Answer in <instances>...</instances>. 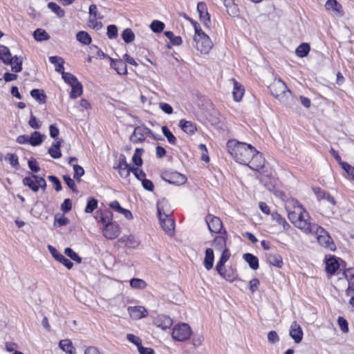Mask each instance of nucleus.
<instances>
[{
    "label": "nucleus",
    "mask_w": 354,
    "mask_h": 354,
    "mask_svg": "<svg viewBox=\"0 0 354 354\" xmlns=\"http://www.w3.org/2000/svg\"><path fill=\"white\" fill-rule=\"evenodd\" d=\"M312 189L318 201L328 203L332 207H334L336 205L335 199L328 192H326L319 187H313Z\"/></svg>",
    "instance_id": "obj_9"
},
{
    "label": "nucleus",
    "mask_w": 354,
    "mask_h": 354,
    "mask_svg": "<svg viewBox=\"0 0 354 354\" xmlns=\"http://www.w3.org/2000/svg\"><path fill=\"white\" fill-rule=\"evenodd\" d=\"M289 334L293 339L295 343L299 344L301 342L304 335L303 330L301 326L298 324L296 321L292 322L290 327Z\"/></svg>",
    "instance_id": "obj_14"
},
{
    "label": "nucleus",
    "mask_w": 354,
    "mask_h": 354,
    "mask_svg": "<svg viewBox=\"0 0 354 354\" xmlns=\"http://www.w3.org/2000/svg\"><path fill=\"white\" fill-rule=\"evenodd\" d=\"M76 39L84 45H88L92 41V38L90 35L84 30L79 31L76 34Z\"/></svg>",
    "instance_id": "obj_40"
},
{
    "label": "nucleus",
    "mask_w": 354,
    "mask_h": 354,
    "mask_svg": "<svg viewBox=\"0 0 354 354\" xmlns=\"http://www.w3.org/2000/svg\"><path fill=\"white\" fill-rule=\"evenodd\" d=\"M128 312L131 317L134 319H141L148 315L147 310L145 308L140 306H129L128 308Z\"/></svg>",
    "instance_id": "obj_19"
},
{
    "label": "nucleus",
    "mask_w": 354,
    "mask_h": 354,
    "mask_svg": "<svg viewBox=\"0 0 354 354\" xmlns=\"http://www.w3.org/2000/svg\"><path fill=\"white\" fill-rule=\"evenodd\" d=\"M130 286L134 289L142 290L147 287V283L139 278H132L129 281Z\"/></svg>",
    "instance_id": "obj_46"
},
{
    "label": "nucleus",
    "mask_w": 354,
    "mask_h": 354,
    "mask_svg": "<svg viewBox=\"0 0 354 354\" xmlns=\"http://www.w3.org/2000/svg\"><path fill=\"white\" fill-rule=\"evenodd\" d=\"M221 234L216 236L212 241V245L218 250L225 249L227 242V232L223 230Z\"/></svg>",
    "instance_id": "obj_24"
},
{
    "label": "nucleus",
    "mask_w": 354,
    "mask_h": 354,
    "mask_svg": "<svg viewBox=\"0 0 354 354\" xmlns=\"http://www.w3.org/2000/svg\"><path fill=\"white\" fill-rule=\"evenodd\" d=\"M160 177L168 183L175 185H183L187 181V178L185 175L176 171L167 170L162 171Z\"/></svg>",
    "instance_id": "obj_7"
},
{
    "label": "nucleus",
    "mask_w": 354,
    "mask_h": 354,
    "mask_svg": "<svg viewBox=\"0 0 354 354\" xmlns=\"http://www.w3.org/2000/svg\"><path fill=\"white\" fill-rule=\"evenodd\" d=\"M167 202L165 200L158 201L157 202V213L159 218V220H162V218L168 216L169 215L165 213L164 207L166 205Z\"/></svg>",
    "instance_id": "obj_49"
},
{
    "label": "nucleus",
    "mask_w": 354,
    "mask_h": 354,
    "mask_svg": "<svg viewBox=\"0 0 354 354\" xmlns=\"http://www.w3.org/2000/svg\"><path fill=\"white\" fill-rule=\"evenodd\" d=\"M150 28L153 32L160 33L165 28V24L158 20H153L150 24Z\"/></svg>",
    "instance_id": "obj_54"
},
{
    "label": "nucleus",
    "mask_w": 354,
    "mask_h": 354,
    "mask_svg": "<svg viewBox=\"0 0 354 354\" xmlns=\"http://www.w3.org/2000/svg\"><path fill=\"white\" fill-rule=\"evenodd\" d=\"M288 216L296 227L306 234L307 232H310V227L314 223L310 221L309 213L302 205H298L295 210L288 212Z\"/></svg>",
    "instance_id": "obj_2"
},
{
    "label": "nucleus",
    "mask_w": 354,
    "mask_h": 354,
    "mask_svg": "<svg viewBox=\"0 0 354 354\" xmlns=\"http://www.w3.org/2000/svg\"><path fill=\"white\" fill-rule=\"evenodd\" d=\"M310 50V46L308 43H302L298 46L295 50V54L297 57L303 58L306 57Z\"/></svg>",
    "instance_id": "obj_38"
},
{
    "label": "nucleus",
    "mask_w": 354,
    "mask_h": 354,
    "mask_svg": "<svg viewBox=\"0 0 354 354\" xmlns=\"http://www.w3.org/2000/svg\"><path fill=\"white\" fill-rule=\"evenodd\" d=\"M180 129L187 134L192 135L196 131V125L191 121L182 119L179 122Z\"/></svg>",
    "instance_id": "obj_30"
},
{
    "label": "nucleus",
    "mask_w": 354,
    "mask_h": 354,
    "mask_svg": "<svg viewBox=\"0 0 354 354\" xmlns=\"http://www.w3.org/2000/svg\"><path fill=\"white\" fill-rule=\"evenodd\" d=\"M0 59L6 64H12L13 61L10 49L3 45H0Z\"/></svg>",
    "instance_id": "obj_26"
},
{
    "label": "nucleus",
    "mask_w": 354,
    "mask_h": 354,
    "mask_svg": "<svg viewBox=\"0 0 354 354\" xmlns=\"http://www.w3.org/2000/svg\"><path fill=\"white\" fill-rule=\"evenodd\" d=\"M153 324L162 330L169 328L173 324L171 318L165 315H159L153 319Z\"/></svg>",
    "instance_id": "obj_15"
},
{
    "label": "nucleus",
    "mask_w": 354,
    "mask_h": 354,
    "mask_svg": "<svg viewBox=\"0 0 354 354\" xmlns=\"http://www.w3.org/2000/svg\"><path fill=\"white\" fill-rule=\"evenodd\" d=\"M5 160L8 161L10 165L15 168L18 169L19 167V159L15 153H8L5 156Z\"/></svg>",
    "instance_id": "obj_52"
},
{
    "label": "nucleus",
    "mask_w": 354,
    "mask_h": 354,
    "mask_svg": "<svg viewBox=\"0 0 354 354\" xmlns=\"http://www.w3.org/2000/svg\"><path fill=\"white\" fill-rule=\"evenodd\" d=\"M268 261L269 263L279 268L283 266V259L279 254H269L268 255Z\"/></svg>",
    "instance_id": "obj_39"
},
{
    "label": "nucleus",
    "mask_w": 354,
    "mask_h": 354,
    "mask_svg": "<svg viewBox=\"0 0 354 354\" xmlns=\"http://www.w3.org/2000/svg\"><path fill=\"white\" fill-rule=\"evenodd\" d=\"M71 86V91L70 93V97L71 99H76L82 94L83 86L80 81L73 84Z\"/></svg>",
    "instance_id": "obj_36"
},
{
    "label": "nucleus",
    "mask_w": 354,
    "mask_h": 354,
    "mask_svg": "<svg viewBox=\"0 0 354 354\" xmlns=\"http://www.w3.org/2000/svg\"><path fill=\"white\" fill-rule=\"evenodd\" d=\"M265 164V159L262 153L256 149V153H254V156L249 162V167L253 170L259 171L263 168Z\"/></svg>",
    "instance_id": "obj_16"
},
{
    "label": "nucleus",
    "mask_w": 354,
    "mask_h": 354,
    "mask_svg": "<svg viewBox=\"0 0 354 354\" xmlns=\"http://www.w3.org/2000/svg\"><path fill=\"white\" fill-rule=\"evenodd\" d=\"M243 259H244V261L245 262H247V263L248 264V266H250V268L251 269L256 270L259 268V259L257 257H256L253 254L245 253L243 255Z\"/></svg>",
    "instance_id": "obj_28"
},
{
    "label": "nucleus",
    "mask_w": 354,
    "mask_h": 354,
    "mask_svg": "<svg viewBox=\"0 0 354 354\" xmlns=\"http://www.w3.org/2000/svg\"><path fill=\"white\" fill-rule=\"evenodd\" d=\"M343 275L348 283V288L346 290V295L348 296L354 293V267L345 269L343 272Z\"/></svg>",
    "instance_id": "obj_17"
},
{
    "label": "nucleus",
    "mask_w": 354,
    "mask_h": 354,
    "mask_svg": "<svg viewBox=\"0 0 354 354\" xmlns=\"http://www.w3.org/2000/svg\"><path fill=\"white\" fill-rule=\"evenodd\" d=\"M44 135L39 131H35L32 132L29 137V144L32 147L40 145L44 141Z\"/></svg>",
    "instance_id": "obj_34"
},
{
    "label": "nucleus",
    "mask_w": 354,
    "mask_h": 354,
    "mask_svg": "<svg viewBox=\"0 0 354 354\" xmlns=\"http://www.w3.org/2000/svg\"><path fill=\"white\" fill-rule=\"evenodd\" d=\"M325 8L326 10H332L335 14H338L341 16L344 14L342 6L337 0H327L325 3Z\"/></svg>",
    "instance_id": "obj_29"
},
{
    "label": "nucleus",
    "mask_w": 354,
    "mask_h": 354,
    "mask_svg": "<svg viewBox=\"0 0 354 354\" xmlns=\"http://www.w3.org/2000/svg\"><path fill=\"white\" fill-rule=\"evenodd\" d=\"M130 170H131V172L133 174L135 177L141 182L146 178V174L142 169H139L138 168L133 167V168Z\"/></svg>",
    "instance_id": "obj_64"
},
{
    "label": "nucleus",
    "mask_w": 354,
    "mask_h": 354,
    "mask_svg": "<svg viewBox=\"0 0 354 354\" xmlns=\"http://www.w3.org/2000/svg\"><path fill=\"white\" fill-rule=\"evenodd\" d=\"M143 152V149L141 148H137L135 150V152L132 157V161L135 165L137 167L142 166L143 161L142 159V154Z\"/></svg>",
    "instance_id": "obj_50"
},
{
    "label": "nucleus",
    "mask_w": 354,
    "mask_h": 354,
    "mask_svg": "<svg viewBox=\"0 0 354 354\" xmlns=\"http://www.w3.org/2000/svg\"><path fill=\"white\" fill-rule=\"evenodd\" d=\"M48 180L53 185L56 192H59L62 189V185L60 180L54 175L48 176Z\"/></svg>",
    "instance_id": "obj_59"
},
{
    "label": "nucleus",
    "mask_w": 354,
    "mask_h": 354,
    "mask_svg": "<svg viewBox=\"0 0 354 354\" xmlns=\"http://www.w3.org/2000/svg\"><path fill=\"white\" fill-rule=\"evenodd\" d=\"M61 74L64 81L70 86L79 81L77 78L71 73L64 71Z\"/></svg>",
    "instance_id": "obj_55"
},
{
    "label": "nucleus",
    "mask_w": 354,
    "mask_h": 354,
    "mask_svg": "<svg viewBox=\"0 0 354 354\" xmlns=\"http://www.w3.org/2000/svg\"><path fill=\"white\" fill-rule=\"evenodd\" d=\"M59 346L66 354H75L73 343L68 339L60 340L59 342Z\"/></svg>",
    "instance_id": "obj_35"
},
{
    "label": "nucleus",
    "mask_w": 354,
    "mask_h": 354,
    "mask_svg": "<svg viewBox=\"0 0 354 354\" xmlns=\"http://www.w3.org/2000/svg\"><path fill=\"white\" fill-rule=\"evenodd\" d=\"M337 323L343 333L348 332V324L344 317L339 316L337 319Z\"/></svg>",
    "instance_id": "obj_61"
},
{
    "label": "nucleus",
    "mask_w": 354,
    "mask_h": 354,
    "mask_svg": "<svg viewBox=\"0 0 354 354\" xmlns=\"http://www.w3.org/2000/svg\"><path fill=\"white\" fill-rule=\"evenodd\" d=\"M214 262V254L212 248H207L205 252L203 265L206 270H209L213 268Z\"/></svg>",
    "instance_id": "obj_27"
},
{
    "label": "nucleus",
    "mask_w": 354,
    "mask_h": 354,
    "mask_svg": "<svg viewBox=\"0 0 354 354\" xmlns=\"http://www.w3.org/2000/svg\"><path fill=\"white\" fill-rule=\"evenodd\" d=\"M192 334L190 326L186 323L176 325L172 330V337L179 342H183L189 338Z\"/></svg>",
    "instance_id": "obj_6"
},
{
    "label": "nucleus",
    "mask_w": 354,
    "mask_h": 354,
    "mask_svg": "<svg viewBox=\"0 0 354 354\" xmlns=\"http://www.w3.org/2000/svg\"><path fill=\"white\" fill-rule=\"evenodd\" d=\"M63 142L62 139H59L56 142H53L50 147L48 150V153L50 156L55 159H58L62 157V152L60 147Z\"/></svg>",
    "instance_id": "obj_25"
},
{
    "label": "nucleus",
    "mask_w": 354,
    "mask_h": 354,
    "mask_svg": "<svg viewBox=\"0 0 354 354\" xmlns=\"http://www.w3.org/2000/svg\"><path fill=\"white\" fill-rule=\"evenodd\" d=\"M62 178H63L64 183L72 190V192H73L75 193L78 192V190H77V186L75 185L74 180L72 179L69 175H67V174L64 175Z\"/></svg>",
    "instance_id": "obj_56"
},
{
    "label": "nucleus",
    "mask_w": 354,
    "mask_h": 354,
    "mask_svg": "<svg viewBox=\"0 0 354 354\" xmlns=\"http://www.w3.org/2000/svg\"><path fill=\"white\" fill-rule=\"evenodd\" d=\"M306 234H315L317 236V241L320 245L330 250V251L335 250L336 246L333 239L324 227L316 223H313L310 227V232H307Z\"/></svg>",
    "instance_id": "obj_3"
},
{
    "label": "nucleus",
    "mask_w": 354,
    "mask_h": 354,
    "mask_svg": "<svg viewBox=\"0 0 354 354\" xmlns=\"http://www.w3.org/2000/svg\"><path fill=\"white\" fill-rule=\"evenodd\" d=\"M98 205V201L93 197H88L87 198V203L85 207L86 213H92L97 207Z\"/></svg>",
    "instance_id": "obj_47"
},
{
    "label": "nucleus",
    "mask_w": 354,
    "mask_h": 354,
    "mask_svg": "<svg viewBox=\"0 0 354 354\" xmlns=\"http://www.w3.org/2000/svg\"><path fill=\"white\" fill-rule=\"evenodd\" d=\"M111 67L119 75H126L127 73V64L122 59H111Z\"/></svg>",
    "instance_id": "obj_21"
},
{
    "label": "nucleus",
    "mask_w": 354,
    "mask_h": 354,
    "mask_svg": "<svg viewBox=\"0 0 354 354\" xmlns=\"http://www.w3.org/2000/svg\"><path fill=\"white\" fill-rule=\"evenodd\" d=\"M64 254L71 260L77 263H80L82 262V258L71 248H66L64 250Z\"/></svg>",
    "instance_id": "obj_53"
},
{
    "label": "nucleus",
    "mask_w": 354,
    "mask_h": 354,
    "mask_svg": "<svg viewBox=\"0 0 354 354\" xmlns=\"http://www.w3.org/2000/svg\"><path fill=\"white\" fill-rule=\"evenodd\" d=\"M121 37L126 44L131 43L135 39V34L129 28H127L122 31Z\"/></svg>",
    "instance_id": "obj_43"
},
{
    "label": "nucleus",
    "mask_w": 354,
    "mask_h": 354,
    "mask_svg": "<svg viewBox=\"0 0 354 354\" xmlns=\"http://www.w3.org/2000/svg\"><path fill=\"white\" fill-rule=\"evenodd\" d=\"M196 10L201 22L203 23L204 26L209 28L211 26V19L206 3L203 1L198 2L197 3Z\"/></svg>",
    "instance_id": "obj_10"
},
{
    "label": "nucleus",
    "mask_w": 354,
    "mask_h": 354,
    "mask_svg": "<svg viewBox=\"0 0 354 354\" xmlns=\"http://www.w3.org/2000/svg\"><path fill=\"white\" fill-rule=\"evenodd\" d=\"M48 249L55 259L63 264L67 269L70 270L73 267V263L60 253L55 248L48 245Z\"/></svg>",
    "instance_id": "obj_12"
},
{
    "label": "nucleus",
    "mask_w": 354,
    "mask_h": 354,
    "mask_svg": "<svg viewBox=\"0 0 354 354\" xmlns=\"http://www.w3.org/2000/svg\"><path fill=\"white\" fill-rule=\"evenodd\" d=\"M23 185L29 187L33 192H37L39 188L46 189V182L43 177L36 174H31L23 178Z\"/></svg>",
    "instance_id": "obj_5"
},
{
    "label": "nucleus",
    "mask_w": 354,
    "mask_h": 354,
    "mask_svg": "<svg viewBox=\"0 0 354 354\" xmlns=\"http://www.w3.org/2000/svg\"><path fill=\"white\" fill-rule=\"evenodd\" d=\"M23 59L21 57L15 55L11 66L12 71L15 73H19L22 70Z\"/></svg>",
    "instance_id": "obj_44"
},
{
    "label": "nucleus",
    "mask_w": 354,
    "mask_h": 354,
    "mask_svg": "<svg viewBox=\"0 0 354 354\" xmlns=\"http://www.w3.org/2000/svg\"><path fill=\"white\" fill-rule=\"evenodd\" d=\"M268 88L271 95L280 101H282L287 94L292 95V92L281 78L275 80Z\"/></svg>",
    "instance_id": "obj_4"
},
{
    "label": "nucleus",
    "mask_w": 354,
    "mask_h": 354,
    "mask_svg": "<svg viewBox=\"0 0 354 354\" xmlns=\"http://www.w3.org/2000/svg\"><path fill=\"white\" fill-rule=\"evenodd\" d=\"M33 37L36 41H42L50 39L48 32L41 28H37L33 32Z\"/></svg>",
    "instance_id": "obj_41"
},
{
    "label": "nucleus",
    "mask_w": 354,
    "mask_h": 354,
    "mask_svg": "<svg viewBox=\"0 0 354 354\" xmlns=\"http://www.w3.org/2000/svg\"><path fill=\"white\" fill-rule=\"evenodd\" d=\"M28 166L29 169L34 173H37L40 171V167L38 165L37 160L34 158H31L28 160Z\"/></svg>",
    "instance_id": "obj_62"
},
{
    "label": "nucleus",
    "mask_w": 354,
    "mask_h": 354,
    "mask_svg": "<svg viewBox=\"0 0 354 354\" xmlns=\"http://www.w3.org/2000/svg\"><path fill=\"white\" fill-rule=\"evenodd\" d=\"M339 258L335 257H330L326 261V271L330 275H334L337 270L339 268Z\"/></svg>",
    "instance_id": "obj_18"
},
{
    "label": "nucleus",
    "mask_w": 354,
    "mask_h": 354,
    "mask_svg": "<svg viewBox=\"0 0 354 354\" xmlns=\"http://www.w3.org/2000/svg\"><path fill=\"white\" fill-rule=\"evenodd\" d=\"M222 278L230 282L235 281L238 277L236 270L233 266H228L225 268L219 274Z\"/></svg>",
    "instance_id": "obj_23"
},
{
    "label": "nucleus",
    "mask_w": 354,
    "mask_h": 354,
    "mask_svg": "<svg viewBox=\"0 0 354 354\" xmlns=\"http://www.w3.org/2000/svg\"><path fill=\"white\" fill-rule=\"evenodd\" d=\"M245 93V89L242 87L241 85L239 84L237 82H234V88L232 91V95L234 100L236 102H239L241 100Z\"/></svg>",
    "instance_id": "obj_37"
},
{
    "label": "nucleus",
    "mask_w": 354,
    "mask_h": 354,
    "mask_svg": "<svg viewBox=\"0 0 354 354\" xmlns=\"http://www.w3.org/2000/svg\"><path fill=\"white\" fill-rule=\"evenodd\" d=\"M140 244V241L133 235H129L127 238V246L132 248H136Z\"/></svg>",
    "instance_id": "obj_63"
},
{
    "label": "nucleus",
    "mask_w": 354,
    "mask_h": 354,
    "mask_svg": "<svg viewBox=\"0 0 354 354\" xmlns=\"http://www.w3.org/2000/svg\"><path fill=\"white\" fill-rule=\"evenodd\" d=\"M106 35L110 39L116 38L118 35V27L114 24L109 25L107 26Z\"/></svg>",
    "instance_id": "obj_58"
},
{
    "label": "nucleus",
    "mask_w": 354,
    "mask_h": 354,
    "mask_svg": "<svg viewBox=\"0 0 354 354\" xmlns=\"http://www.w3.org/2000/svg\"><path fill=\"white\" fill-rule=\"evenodd\" d=\"M160 222V225L163 230L169 235H172L174 232L175 228V221L171 218L167 216L165 218H162V220H159Z\"/></svg>",
    "instance_id": "obj_20"
},
{
    "label": "nucleus",
    "mask_w": 354,
    "mask_h": 354,
    "mask_svg": "<svg viewBox=\"0 0 354 354\" xmlns=\"http://www.w3.org/2000/svg\"><path fill=\"white\" fill-rule=\"evenodd\" d=\"M73 167L74 171L73 178L80 182V178L84 174V169L82 166L77 164L73 165Z\"/></svg>",
    "instance_id": "obj_57"
},
{
    "label": "nucleus",
    "mask_w": 354,
    "mask_h": 354,
    "mask_svg": "<svg viewBox=\"0 0 354 354\" xmlns=\"http://www.w3.org/2000/svg\"><path fill=\"white\" fill-rule=\"evenodd\" d=\"M32 97H33L39 104H44L46 102L47 96L42 89L33 88L30 93Z\"/></svg>",
    "instance_id": "obj_32"
},
{
    "label": "nucleus",
    "mask_w": 354,
    "mask_h": 354,
    "mask_svg": "<svg viewBox=\"0 0 354 354\" xmlns=\"http://www.w3.org/2000/svg\"><path fill=\"white\" fill-rule=\"evenodd\" d=\"M226 147L236 162L245 165H249L254 153H256V149L252 145L235 139L229 140Z\"/></svg>",
    "instance_id": "obj_1"
},
{
    "label": "nucleus",
    "mask_w": 354,
    "mask_h": 354,
    "mask_svg": "<svg viewBox=\"0 0 354 354\" xmlns=\"http://www.w3.org/2000/svg\"><path fill=\"white\" fill-rule=\"evenodd\" d=\"M223 4L225 6L229 15L234 17L239 16V9L238 6L235 4L234 0H225Z\"/></svg>",
    "instance_id": "obj_31"
},
{
    "label": "nucleus",
    "mask_w": 354,
    "mask_h": 354,
    "mask_svg": "<svg viewBox=\"0 0 354 354\" xmlns=\"http://www.w3.org/2000/svg\"><path fill=\"white\" fill-rule=\"evenodd\" d=\"M47 7L53 12L57 17L62 18L65 15V11L56 3L49 2L47 4Z\"/></svg>",
    "instance_id": "obj_42"
},
{
    "label": "nucleus",
    "mask_w": 354,
    "mask_h": 354,
    "mask_svg": "<svg viewBox=\"0 0 354 354\" xmlns=\"http://www.w3.org/2000/svg\"><path fill=\"white\" fill-rule=\"evenodd\" d=\"M49 62L55 66V71L62 73L64 71V60L59 56H51L49 57Z\"/></svg>",
    "instance_id": "obj_33"
},
{
    "label": "nucleus",
    "mask_w": 354,
    "mask_h": 354,
    "mask_svg": "<svg viewBox=\"0 0 354 354\" xmlns=\"http://www.w3.org/2000/svg\"><path fill=\"white\" fill-rule=\"evenodd\" d=\"M194 41L196 43V49L203 54H207L213 46L212 41L207 34L194 38Z\"/></svg>",
    "instance_id": "obj_8"
},
{
    "label": "nucleus",
    "mask_w": 354,
    "mask_h": 354,
    "mask_svg": "<svg viewBox=\"0 0 354 354\" xmlns=\"http://www.w3.org/2000/svg\"><path fill=\"white\" fill-rule=\"evenodd\" d=\"M88 13L90 17H93V20L102 19V16L97 12V6L95 4H91L88 8Z\"/></svg>",
    "instance_id": "obj_60"
},
{
    "label": "nucleus",
    "mask_w": 354,
    "mask_h": 354,
    "mask_svg": "<svg viewBox=\"0 0 354 354\" xmlns=\"http://www.w3.org/2000/svg\"><path fill=\"white\" fill-rule=\"evenodd\" d=\"M120 230V225L116 222L113 221L102 227V233L104 237L112 240L119 236Z\"/></svg>",
    "instance_id": "obj_11"
},
{
    "label": "nucleus",
    "mask_w": 354,
    "mask_h": 354,
    "mask_svg": "<svg viewBox=\"0 0 354 354\" xmlns=\"http://www.w3.org/2000/svg\"><path fill=\"white\" fill-rule=\"evenodd\" d=\"M205 221L211 233H221L223 223L218 217L209 214L206 216Z\"/></svg>",
    "instance_id": "obj_13"
},
{
    "label": "nucleus",
    "mask_w": 354,
    "mask_h": 354,
    "mask_svg": "<svg viewBox=\"0 0 354 354\" xmlns=\"http://www.w3.org/2000/svg\"><path fill=\"white\" fill-rule=\"evenodd\" d=\"M162 134L167 138L169 143L174 145H176L177 141L176 138L174 136L172 132L167 126L162 127Z\"/></svg>",
    "instance_id": "obj_51"
},
{
    "label": "nucleus",
    "mask_w": 354,
    "mask_h": 354,
    "mask_svg": "<svg viewBox=\"0 0 354 354\" xmlns=\"http://www.w3.org/2000/svg\"><path fill=\"white\" fill-rule=\"evenodd\" d=\"M129 139L133 143H140L143 142L145 139V131L143 130V125L135 127Z\"/></svg>",
    "instance_id": "obj_22"
},
{
    "label": "nucleus",
    "mask_w": 354,
    "mask_h": 354,
    "mask_svg": "<svg viewBox=\"0 0 354 354\" xmlns=\"http://www.w3.org/2000/svg\"><path fill=\"white\" fill-rule=\"evenodd\" d=\"M164 35L174 46H179L182 44L181 37L174 35L173 32L167 30L164 32Z\"/></svg>",
    "instance_id": "obj_48"
},
{
    "label": "nucleus",
    "mask_w": 354,
    "mask_h": 354,
    "mask_svg": "<svg viewBox=\"0 0 354 354\" xmlns=\"http://www.w3.org/2000/svg\"><path fill=\"white\" fill-rule=\"evenodd\" d=\"M100 222L102 223L103 226L106 224H109L113 222V214L111 211L106 210L104 212H101L100 214Z\"/></svg>",
    "instance_id": "obj_45"
}]
</instances>
